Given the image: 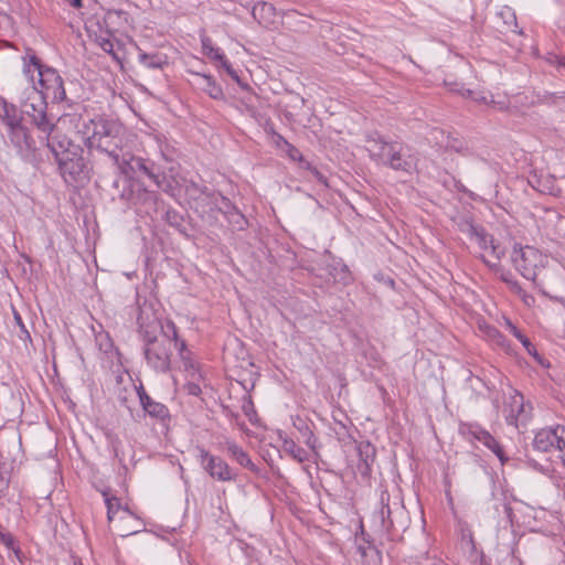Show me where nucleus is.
I'll return each instance as SVG.
<instances>
[{
	"mask_svg": "<svg viewBox=\"0 0 565 565\" xmlns=\"http://www.w3.org/2000/svg\"><path fill=\"white\" fill-rule=\"evenodd\" d=\"M21 61L22 74L30 84L22 100L23 111L38 130L50 136L54 132L56 120L53 115L47 114V99L61 103L66 98L64 81L60 73L44 64L31 47L25 49Z\"/></svg>",
	"mask_w": 565,
	"mask_h": 565,
	"instance_id": "obj_1",
	"label": "nucleus"
},
{
	"mask_svg": "<svg viewBox=\"0 0 565 565\" xmlns=\"http://www.w3.org/2000/svg\"><path fill=\"white\" fill-rule=\"evenodd\" d=\"M138 333L143 342V355L149 367L157 373H166L171 364V340L168 335L159 339L163 327L153 312L140 308L137 318Z\"/></svg>",
	"mask_w": 565,
	"mask_h": 565,
	"instance_id": "obj_2",
	"label": "nucleus"
},
{
	"mask_svg": "<svg viewBox=\"0 0 565 565\" xmlns=\"http://www.w3.org/2000/svg\"><path fill=\"white\" fill-rule=\"evenodd\" d=\"M77 135L88 150L109 156L125 143L127 129L118 119L97 116L83 119L77 125Z\"/></svg>",
	"mask_w": 565,
	"mask_h": 565,
	"instance_id": "obj_3",
	"label": "nucleus"
},
{
	"mask_svg": "<svg viewBox=\"0 0 565 565\" xmlns=\"http://www.w3.org/2000/svg\"><path fill=\"white\" fill-rule=\"evenodd\" d=\"M403 500L395 495L392 500L385 488L379 489V498L370 515V527L381 540L395 541L397 539V523L405 516Z\"/></svg>",
	"mask_w": 565,
	"mask_h": 565,
	"instance_id": "obj_4",
	"label": "nucleus"
},
{
	"mask_svg": "<svg viewBox=\"0 0 565 565\" xmlns=\"http://www.w3.org/2000/svg\"><path fill=\"white\" fill-rule=\"evenodd\" d=\"M46 146L52 152L58 171L66 183L76 182L85 169V160L79 146L63 135H45Z\"/></svg>",
	"mask_w": 565,
	"mask_h": 565,
	"instance_id": "obj_5",
	"label": "nucleus"
},
{
	"mask_svg": "<svg viewBox=\"0 0 565 565\" xmlns=\"http://www.w3.org/2000/svg\"><path fill=\"white\" fill-rule=\"evenodd\" d=\"M109 158H111L119 173L126 178L127 185H129L131 181H137L136 177L138 173H143L152 180L159 189L166 192L169 191L170 185L168 183L166 184L161 175L149 168L145 159L136 157L130 151L125 150L124 145L120 146L119 149H116L114 153H110Z\"/></svg>",
	"mask_w": 565,
	"mask_h": 565,
	"instance_id": "obj_6",
	"label": "nucleus"
},
{
	"mask_svg": "<svg viewBox=\"0 0 565 565\" xmlns=\"http://www.w3.org/2000/svg\"><path fill=\"white\" fill-rule=\"evenodd\" d=\"M366 150L370 157L377 163L386 164L394 170L406 172L413 169V161L402 158L397 145L385 141L379 132L370 134L366 138Z\"/></svg>",
	"mask_w": 565,
	"mask_h": 565,
	"instance_id": "obj_7",
	"label": "nucleus"
},
{
	"mask_svg": "<svg viewBox=\"0 0 565 565\" xmlns=\"http://www.w3.org/2000/svg\"><path fill=\"white\" fill-rule=\"evenodd\" d=\"M512 260L524 278L534 281L545 267L547 257L532 246H524L514 248Z\"/></svg>",
	"mask_w": 565,
	"mask_h": 565,
	"instance_id": "obj_8",
	"label": "nucleus"
},
{
	"mask_svg": "<svg viewBox=\"0 0 565 565\" xmlns=\"http://www.w3.org/2000/svg\"><path fill=\"white\" fill-rule=\"evenodd\" d=\"M121 196L128 200L140 215H152L158 210L157 193L146 189L139 181H131L126 185Z\"/></svg>",
	"mask_w": 565,
	"mask_h": 565,
	"instance_id": "obj_9",
	"label": "nucleus"
},
{
	"mask_svg": "<svg viewBox=\"0 0 565 565\" xmlns=\"http://www.w3.org/2000/svg\"><path fill=\"white\" fill-rule=\"evenodd\" d=\"M196 449L200 465L212 479L222 482L236 479L237 473L223 458L211 454L204 447H198Z\"/></svg>",
	"mask_w": 565,
	"mask_h": 565,
	"instance_id": "obj_10",
	"label": "nucleus"
},
{
	"mask_svg": "<svg viewBox=\"0 0 565 565\" xmlns=\"http://www.w3.org/2000/svg\"><path fill=\"white\" fill-rule=\"evenodd\" d=\"M531 411V405L525 404L523 395L516 391L511 392L503 406V413L507 422L515 427L520 424H525L529 420Z\"/></svg>",
	"mask_w": 565,
	"mask_h": 565,
	"instance_id": "obj_11",
	"label": "nucleus"
},
{
	"mask_svg": "<svg viewBox=\"0 0 565 565\" xmlns=\"http://www.w3.org/2000/svg\"><path fill=\"white\" fill-rule=\"evenodd\" d=\"M202 53L212 62L217 64L218 67H222L232 79L238 82L239 76L237 72L233 68L232 64L226 58L223 50L221 47L214 46L211 38L202 34L200 36Z\"/></svg>",
	"mask_w": 565,
	"mask_h": 565,
	"instance_id": "obj_12",
	"label": "nucleus"
},
{
	"mask_svg": "<svg viewBox=\"0 0 565 565\" xmlns=\"http://www.w3.org/2000/svg\"><path fill=\"white\" fill-rule=\"evenodd\" d=\"M139 402L143 411L152 418L157 419L163 425H167L170 420V412L168 407L159 402L152 399L143 390L142 385L137 390Z\"/></svg>",
	"mask_w": 565,
	"mask_h": 565,
	"instance_id": "obj_13",
	"label": "nucleus"
},
{
	"mask_svg": "<svg viewBox=\"0 0 565 565\" xmlns=\"http://www.w3.org/2000/svg\"><path fill=\"white\" fill-rule=\"evenodd\" d=\"M103 497L105 500V504L107 508V519L108 521H127L130 519L137 520L138 518L129 510L127 505H122L118 498L114 495H109L107 491L103 492Z\"/></svg>",
	"mask_w": 565,
	"mask_h": 565,
	"instance_id": "obj_14",
	"label": "nucleus"
},
{
	"mask_svg": "<svg viewBox=\"0 0 565 565\" xmlns=\"http://www.w3.org/2000/svg\"><path fill=\"white\" fill-rule=\"evenodd\" d=\"M9 129V138L19 153L25 156L33 151L34 140L29 135L28 129L21 124L12 126Z\"/></svg>",
	"mask_w": 565,
	"mask_h": 565,
	"instance_id": "obj_15",
	"label": "nucleus"
},
{
	"mask_svg": "<svg viewBox=\"0 0 565 565\" xmlns=\"http://www.w3.org/2000/svg\"><path fill=\"white\" fill-rule=\"evenodd\" d=\"M277 439L281 443L284 451L289 455L294 460L299 463L309 461L311 452L300 447L286 431L281 429L276 430Z\"/></svg>",
	"mask_w": 565,
	"mask_h": 565,
	"instance_id": "obj_16",
	"label": "nucleus"
},
{
	"mask_svg": "<svg viewBox=\"0 0 565 565\" xmlns=\"http://www.w3.org/2000/svg\"><path fill=\"white\" fill-rule=\"evenodd\" d=\"M557 430L558 425L537 431L533 440L534 448L543 452L556 451Z\"/></svg>",
	"mask_w": 565,
	"mask_h": 565,
	"instance_id": "obj_17",
	"label": "nucleus"
},
{
	"mask_svg": "<svg viewBox=\"0 0 565 565\" xmlns=\"http://www.w3.org/2000/svg\"><path fill=\"white\" fill-rule=\"evenodd\" d=\"M224 449L233 459L237 461L242 467L257 472V466L252 461L249 455L233 439H225Z\"/></svg>",
	"mask_w": 565,
	"mask_h": 565,
	"instance_id": "obj_18",
	"label": "nucleus"
},
{
	"mask_svg": "<svg viewBox=\"0 0 565 565\" xmlns=\"http://www.w3.org/2000/svg\"><path fill=\"white\" fill-rule=\"evenodd\" d=\"M252 14L255 20L258 21L259 24L265 28H270L276 20V9L271 3L268 2H257L253 10Z\"/></svg>",
	"mask_w": 565,
	"mask_h": 565,
	"instance_id": "obj_19",
	"label": "nucleus"
},
{
	"mask_svg": "<svg viewBox=\"0 0 565 565\" xmlns=\"http://www.w3.org/2000/svg\"><path fill=\"white\" fill-rule=\"evenodd\" d=\"M152 140L156 145V148L158 152L160 153L161 158L167 162H173L177 157L178 152L174 146L168 140V138L164 135H154L152 137Z\"/></svg>",
	"mask_w": 565,
	"mask_h": 565,
	"instance_id": "obj_20",
	"label": "nucleus"
},
{
	"mask_svg": "<svg viewBox=\"0 0 565 565\" xmlns=\"http://www.w3.org/2000/svg\"><path fill=\"white\" fill-rule=\"evenodd\" d=\"M466 434L469 436V439L475 443L478 441L494 451V438L491 436L489 431L480 427L479 425H469L467 427Z\"/></svg>",
	"mask_w": 565,
	"mask_h": 565,
	"instance_id": "obj_21",
	"label": "nucleus"
},
{
	"mask_svg": "<svg viewBox=\"0 0 565 565\" xmlns=\"http://www.w3.org/2000/svg\"><path fill=\"white\" fill-rule=\"evenodd\" d=\"M138 61L150 70H161L168 64V56L161 53H146L139 49Z\"/></svg>",
	"mask_w": 565,
	"mask_h": 565,
	"instance_id": "obj_22",
	"label": "nucleus"
},
{
	"mask_svg": "<svg viewBox=\"0 0 565 565\" xmlns=\"http://www.w3.org/2000/svg\"><path fill=\"white\" fill-rule=\"evenodd\" d=\"M0 119L8 127L17 126L21 122V117L17 107L9 104L3 97L0 96Z\"/></svg>",
	"mask_w": 565,
	"mask_h": 565,
	"instance_id": "obj_23",
	"label": "nucleus"
},
{
	"mask_svg": "<svg viewBox=\"0 0 565 565\" xmlns=\"http://www.w3.org/2000/svg\"><path fill=\"white\" fill-rule=\"evenodd\" d=\"M502 19V26L499 30L502 33L513 32L516 33L518 23L514 11L509 7H503L497 12V20Z\"/></svg>",
	"mask_w": 565,
	"mask_h": 565,
	"instance_id": "obj_24",
	"label": "nucleus"
},
{
	"mask_svg": "<svg viewBox=\"0 0 565 565\" xmlns=\"http://www.w3.org/2000/svg\"><path fill=\"white\" fill-rule=\"evenodd\" d=\"M499 326L501 329L505 330L507 332L515 337L521 342L525 351L532 350V342L510 319L503 317L502 320L499 321Z\"/></svg>",
	"mask_w": 565,
	"mask_h": 565,
	"instance_id": "obj_25",
	"label": "nucleus"
},
{
	"mask_svg": "<svg viewBox=\"0 0 565 565\" xmlns=\"http://www.w3.org/2000/svg\"><path fill=\"white\" fill-rule=\"evenodd\" d=\"M167 329L171 331V338L169 339L171 340V342L174 341V347L178 349L180 359L184 366L186 360L192 359L190 356V351L186 348V343L184 340L179 338L177 327L172 321L167 322Z\"/></svg>",
	"mask_w": 565,
	"mask_h": 565,
	"instance_id": "obj_26",
	"label": "nucleus"
},
{
	"mask_svg": "<svg viewBox=\"0 0 565 565\" xmlns=\"http://www.w3.org/2000/svg\"><path fill=\"white\" fill-rule=\"evenodd\" d=\"M194 74L204 81L203 89L211 98L222 99L224 97L222 87L215 82V79L211 75L204 73Z\"/></svg>",
	"mask_w": 565,
	"mask_h": 565,
	"instance_id": "obj_27",
	"label": "nucleus"
},
{
	"mask_svg": "<svg viewBox=\"0 0 565 565\" xmlns=\"http://www.w3.org/2000/svg\"><path fill=\"white\" fill-rule=\"evenodd\" d=\"M446 86L448 89L452 93H457L461 95L465 98H469L471 100H475L477 103H484L487 100V97L483 96L481 93L465 88L462 84L454 82V83H446Z\"/></svg>",
	"mask_w": 565,
	"mask_h": 565,
	"instance_id": "obj_28",
	"label": "nucleus"
},
{
	"mask_svg": "<svg viewBox=\"0 0 565 565\" xmlns=\"http://www.w3.org/2000/svg\"><path fill=\"white\" fill-rule=\"evenodd\" d=\"M183 369L185 372L186 382H196L201 385L205 384V379L201 366L193 359H188Z\"/></svg>",
	"mask_w": 565,
	"mask_h": 565,
	"instance_id": "obj_29",
	"label": "nucleus"
},
{
	"mask_svg": "<svg viewBox=\"0 0 565 565\" xmlns=\"http://www.w3.org/2000/svg\"><path fill=\"white\" fill-rule=\"evenodd\" d=\"M96 44L106 53H108L115 61H119L118 55L114 51V43L108 32L102 33L95 38Z\"/></svg>",
	"mask_w": 565,
	"mask_h": 565,
	"instance_id": "obj_30",
	"label": "nucleus"
},
{
	"mask_svg": "<svg viewBox=\"0 0 565 565\" xmlns=\"http://www.w3.org/2000/svg\"><path fill=\"white\" fill-rule=\"evenodd\" d=\"M301 437L303 438V441L307 445V447L309 448L310 452L315 457H317L319 455L320 444H319L317 436L313 434L311 427L308 428L306 430V433H303L301 435Z\"/></svg>",
	"mask_w": 565,
	"mask_h": 565,
	"instance_id": "obj_31",
	"label": "nucleus"
},
{
	"mask_svg": "<svg viewBox=\"0 0 565 565\" xmlns=\"http://www.w3.org/2000/svg\"><path fill=\"white\" fill-rule=\"evenodd\" d=\"M361 554L364 565H380L381 555L380 552L374 547L361 550Z\"/></svg>",
	"mask_w": 565,
	"mask_h": 565,
	"instance_id": "obj_32",
	"label": "nucleus"
},
{
	"mask_svg": "<svg viewBox=\"0 0 565 565\" xmlns=\"http://www.w3.org/2000/svg\"><path fill=\"white\" fill-rule=\"evenodd\" d=\"M242 411L245 414V416L249 419L250 423H255V419L257 417L256 409L254 406V403L252 401V397L249 395H245L242 401Z\"/></svg>",
	"mask_w": 565,
	"mask_h": 565,
	"instance_id": "obj_33",
	"label": "nucleus"
},
{
	"mask_svg": "<svg viewBox=\"0 0 565 565\" xmlns=\"http://www.w3.org/2000/svg\"><path fill=\"white\" fill-rule=\"evenodd\" d=\"M0 541L8 550L12 551L14 555L20 558L21 550L10 533H3L0 531Z\"/></svg>",
	"mask_w": 565,
	"mask_h": 565,
	"instance_id": "obj_34",
	"label": "nucleus"
},
{
	"mask_svg": "<svg viewBox=\"0 0 565 565\" xmlns=\"http://www.w3.org/2000/svg\"><path fill=\"white\" fill-rule=\"evenodd\" d=\"M279 141H282L284 150L290 160L298 162L302 161L303 158L301 152L294 145H291L284 137H279Z\"/></svg>",
	"mask_w": 565,
	"mask_h": 565,
	"instance_id": "obj_35",
	"label": "nucleus"
},
{
	"mask_svg": "<svg viewBox=\"0 0 565 565\" xmlns=\"http://www.w3.org/2000/svg\"><path fill=\"white\" fill-rule=\"evenodd\" d=\"M557 431L556 452H558V458L565 467V426L558 425Z\"/></svg>",
	"mask_w": 565,
	"mask_h": 565,
	"instance_id": "obj_36",
	"label": "nucleus"
},
{
	"mask_svg": "<svg viewBox=\"0 0 565 565\" xmlns=\"http://www.w3.org/2000/svg\"><path fill=\"white\" fill-rule=\"evenodd\" d=\"M292 426L299 431L300 435L306 433L310 425L308 420L300 415H291L290 417Z\"/></svg>",
	"mask_w": 565,
	"mask_h": 565,
	"instance_id": "obj_37",
	"label": "nucleus"
},
{
	"mask_svg": "<svg viewBox=\"0 0 565 565\" xmlns=\"http://www.w3.org/2000/svg\"><path fill=\"white\" fill-rule=\"evenodd\" d=\"M202 386L200 383L194 382H186L184 385V388L188 394L193 396H199L202 392Z\"/></svg>",
	"mask_w": 565,
	"mask_h": 565,
	"instance_id": "obj_38",
	"label": "nucleus"
},
{
	"mask_svg": "<svg viewBox=\"0 0 565 565\" xmlns=\"http://www.w3.org/2000/svg\"><path fill=\"white\" fill-rule=\"evenodd\" d=\"M107 440L109 446L111 447L113 451L115 452V456L118 457V448L120 446V440L118 436L114 435L113 433L106 434Z\"/></svg>",
	"mask_w": 565,
	"mask_h": 565,
	"instance_id": "obj_39",
	"label": "nucleus"
},
{
	"mask_svg": "<svg viewBox=\"0 0 565 565\" xmlns=\"http://www.w3.org/2000/svg\"><path fill=\"white\" fill-rule=\"evenodd\" d=\"M534 360L542 365L543 367H548L550 363L537 352L536 348L533 345L532 350L526 351Z\"/></svg>",
	"mask_w": 565,
	"mask_h": 565,
	"instance_id": "obj_40",
	"label": "nucleus"
},
{
	"mask_svg": "<svg viewBox=\"0 0 565 565\" xmlns=\"http://www.w3.org/2000/svg\"><path fill=\"white\" fill-rule=\"evenodd\" d=\"M512 289L522 296V300L524 301L525 305L530 306L533 302V297L527 295L526 292H523L521 287L516 282L512 284Z\"/></svg>",
	"mask_w": 565,
	"mask_h": 565,
	"instance_id": "obj_41",
	"label": "nucleus"
},
{
	"mask_svg": "<svg viewBox=\"0 0 565 565\" xmlns=\"http://www.w3.org/2000/svg\"><path fill=\"white\" fill-rule=\"evenodd\" d=\"M471 232L476 236V238L478 239L479 244L481 246H483V245L486 246L487 239H486V234H484L483 230L475 227V226H471Z\"/></svg>",
	"mask_w": 565,
	"mask_h": 565,
	"instance_id": "obj_42",
	"label": "nucleus"
},
{
	"mask_svg": "<svg viewBox=\"0 0 565 565\" xmlns=\"http://www.w3.org/2000/svg\"><path fill=\"white\" fill-rule=\"evenodd\" d=\"M461 543L467 546H470L471 548H475V543H473L472 535L470 532L462 533Z\"/></svg>",
	"mask_w": 565,
	"mask_h": 565,
	"instance_id": "obj_43",
	"label": "nucleus"
},
{
	"mask_svg": "<svg viewBox=\"0 0 565 565\" xmlns=\"http://www.w3.org/2000/svg\"><path fill=\"white\" fill-rule=\"evenodd\" d=\"M8 489V480L0 473V498L3 495L4 491Z\"/></svg>",
	"mask_w": 565,
	"mask_h": 565,
	"instance_id": "obj_44",
	"label": "nucleus"
},
{
	"mask_svg": "<svg viewBox=\"0 0 565 565\" xmlns=\"http://www.w3.org/2000/svg\"><path fill=\"white\" fill-rule=\"evenodd\" d=\"M70 6H72L75 9H79L83 6L82 0H66Z\"/></svg>",
	"mask_w": 565,
	"mask_h": 565,
	"instance_id": "obj_45",
	"label": "nucleus"
},
{
	"mask_svg": "<svg viewBox=\"0 0 565 565\" xmlns=\"http://www.w3.org/2000/svg\"><path fill=\"white\" fill-rule=\"evenodd\" d=\"M139 530H130V529H126V530H120V535L121 536H128V535H132V534H136L138 533Z\"/></svg>",
	"mask_w": 565,
	"mask_h": 565,
	"instance_id": "obj_46",
	"label": "nucleus"
},
{
	"mask_svg": "<svg viewBox=\"0 0 565 565\" xmlns=\"http://www.w3.org/2000/svg\"><path fill=\"white\" fill-rule=\"evenodd\" d=\"M495 454H497V457L500 459V461H501L502 463H504V462H505V460H508V459L504 457V455L502 454L501 448H500L498 445H497Z\"/></svg>",
	"mask_w": 565,
	"mask_h": 565,
	"instance_id": "obj_47",
	"label": "nucleus"
},
{
	"mask_svg": "<svg viewBox=\"0 0 565 565\" xmlns=\"http://www.w3.org/2000/svg\"><path fill=\"white\" fill-rule=\"evenodd\" d=\"M15 319H17V321L19 322V324L21 326V330L25 333V335H26L28 338H30L29 332L25 330L24 324H22V322H21V318H20L19 316H15Z\"/></svg>",
	"mask_w": 565,
	"mask_h": 565,
	"instance_id": "obj_48",
	"label": "nucleus"
},
{
	"mask_svg": "<svg viewBox=\"0 0 565 565\" xmlns=\"http://www.w3.org/2000/svg\"><path fill=\"white\" fill-rule=\"evenodd\" d=\"M279 137H282V136H281V135H277V136H276V141H275V142H276V146H277L278 148H280V149H282V150H284V145H282V141H279Z\"/></svg>",
	"mask_w": 565,
	"mask_h": 565,
	"instance_id": "obj_49",
	"label": "nucleus"
},
{
	"mask_svg": "<svg viewBox=\"0 0 565 565\" xmlns=\"http://www.w3.org/2000/svg\"><path fill=\"white\" fill-rule=\"evenodd\" d=\"M483 328H486L487 330H489V329H490V328H489V327H487L486 324H483V323H479V329H480L481 331L483 330Z\"/></svg>",
	"mask_w": 565,
	"mask_h": 565,
	"instance_id": "obj_50",
	"label": "nucleus"
},
{
	"mask_svg": "<svg viewBox=\"0 0 565 565\" xmlns=\"http://www.w3.org/2000/svg\"><path fill=\"white\" fill-rule=\"evenodd\" d=\"M404 516H402L401 519H403ZM401 519L398 520V523H397V526H403V523H401ZM399 532V530L397 529V533Z\"/></svg>",
	"mask_w": 565,
	"mask_h": 565,
	"instance_id": "obj_51",
	"label": "nucleus"
},
{
	"mask_svg": "<svg viewBox=\"0 0 565 565\" xmlns=\"http://www.w3.org/2000/svg\"><path fill=\"white\" fill-rule=\"evenodd\" d=\"M490 248L494 252V245H493L492 241H490Z\"/></svg>",
	"mask_w": 565,
	"mask_h": 565,
	"instance_id": "obj_52",
	"label": "nucleus"
},
{
	"mask_svg": "<svg viewBox=\"0 0 565 565\" xmlns=\"http://www.w3.org/2000/svg\"><path fill=\"white\" fill-rule=\"evenodd\" d=\"M563 65L565 66V63Z\"/></svg>",
	"mask_w": 565,
	"mask_h": 565,
	"instance_id": "obj_53",
	"label": "nucleus"
}]
</instances>
